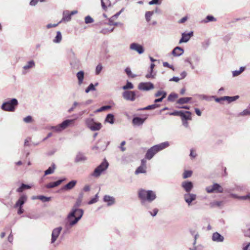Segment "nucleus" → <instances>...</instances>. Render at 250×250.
Listing matches in <instances>:
<instances>
[{
    "label": "nucleus",
    "instance_id": "f257e3e1",
    "mask_svg": "<svg viewBox=\"0 0 250 250\" xmlns=\"http://www.w3.org/2000/svg\"><path fill=\"white\" fill-rule=\"evenodd\" d=\"M168 146V144L167 143H163L153 146L147 151L146 154V158L150 160L155 154L167 147Z\"/></svg>",
    "mask_w": 250,
    "mask_h": 250
},
{
    "label": "nucleus",
    "instance_id": "f03ea898",
    "mask_svg": "<svg viewBox=\"0 0 250 250\" xmlns=\"http://www.w3.org/2000/svg\"><path fill=\"white\" fill-rule=\"evenodd\" d=\"M138 197L142 201L146 200L150 202L156 198V196L153 191L141 189L138 191Z\"/></svg>",
    "mask_w": 250,
    "mask_h": 250
},
{
    "label": "nucleus",
    "instance_id": "7ed1b4c3",
    "mask_svg": "<svg viewBox=\"0 0 250 250\" xmlns=\"http://www.w3.org/2000/svg\"><path fill=\"white\" fill-rule=\"evenodd\" d=\"M83 215V211L81 209H75L68 216L69 225L72 226L76 224Z\"/></svg>",
    "mask_w": 250,
    "mask_h": 250
},
{
    "label": "nucleus",
    "instance_id": "20e7f679",
    "mask_svg": "<svg viewBox=\"0 0 250 250\" xmlns=\"http://www.w3.org/2000/svg\"><path fill=\"white\" fill-rule=\"evenodd\" d=\"M19 104L16 98H9L6 99L1 104V109H15Z\"/></svg>",
    "mask_w": 250,
    "mask_h": 250
},
{
    "label": "nucleus",
    "instance_id": "39448f33",
    "mask_svg": "<svg viewBox=\"0 0 250 250\" xmlns=\"http://www.w3.org/2000/svg\"><path fill=\"white\" fill-rule=\"evenodd\" d=\"M169 114L180 116L182 120H183V124L186 126H187L188 125V123L187 122V120H191V113L188 111H186V112H182L181 111H174L173 112L170 113Z\"/></svg>",
    "mask_w": 250,
    "mask_h": 250
},
{
    "label": "nucleus",
    "instance_id": "423d86ee",
    "mask_svg": "<svg viewBox=\"0 0 250 250\" xmlns=\"http://www.w3.org/2000/svg\"><path fill=\"white\" fill-rule=\"evenodd\" d=\"M108 166V162L106 160L104 161L95 169L93 172L91 174V175L95 177H99L102 172L107 169Z\"/></svg>",
    "mask_w": 250,
    "mask_h": 250
},
{
    "label": "nucleus",
    "instance_id": "0eeeda50",
    "mask_svg": "<svg viewBox=\"0 0 250 250\" xmlns=\"http://www.w3.org/2000/svg\"><path fill=\"white\" fill-rule=\"evenodd\" d=\"M85 122L87 127L92 131L99 130L102 127L101 123L95 122L91 118L87 119Z\"/></svg>",
    "mask_w": 250,
    "mask_h": 250
},
{
    "label": "nucleus",
    "instance_id": "6e6552de",
    "mask_svg": "<svg viewBox=\"0 0 250 250\" xmlns=\"http://www.w3.org/2000/svg\"><path fill=\"white\" fill-rule=\"evenodd\" d=\"M78 13L77 10H73L70 12L69 10H65L62 12V18L59 22L60 23L62 22H68L71 21L72 16Z\"/></svg>",
    "mask_w": 250,
    "mask_h": 250
},
{
    "label": "nucleus",
    "instance_id": "1a4fd4ad",
    "mask_svg": "<svg viewBox=\"0 0 250 250\" xmlns=\"http://www.w3.org/2000/svg\"><path fill=\"white\" fill-rule=\"evenodd\" d=\"M206 191L208 193H222L223 188L218 184L214 183L212 186H208L206 188Z\"/></svg>",
    "mask_w": 250,
    "mask_h": 250
},
{
    "label": "nucleus",
    "instance_id": "9d476101",
    "mask_svg": "<svg viewBox=\"0 0 250 250\" xmlns=\"http://www.w3.org/2000/svg\"><path fill=\"white\" fill-rule=\"evenodd\" d=\"M75 120H66L63 121L62 124L54 127L56 130L60 131L65 128L69 126L73 125L74 123Z\"/></svg>",
    "mask_w": 250,
    "mask_h": 250
},
{
    "label": "nucleus",
    "instance_id": "9b49d317",
    "mask_svg": "<svg viewBox=\"0 0 250 250\" xmlns=\"http://www.w3.org/2000/svg\"><path fill=\"white\" fill-rule=\"evenodd\" d=\"M123 97L126 101H134L136 98V92L134 91L125 90L123 92Z\"/></svg>",
    "mask_w": 250,
    "mask_h": 250
},
{
    "label": "nucleus",
    "instance_id": "f8f14e48",
    "mask_svg": "<svg viewBox=\"0 0 250 250\" xmlns=\"http://www.w3.org/2000/svg\"><path fill=\"white\" fill-rule=\"evenodd\" d=\"M154 84L151 82H142L138 85V89L143 91H148L153 89Z\"/></svg>",
    "mask_w": 250,
    "mask_h": 250
},
{
    "label": "nucleus",
    "instance_id": "ddd939ff",
    "mask_svg": "<svg viewBox=\"0 0 250 250\" xmlns=\"http://www.w3.org/2000/svg\"><path fill=\"white\" fill-rule=\"evenodd\" d=\"M129 48L130 50L136 51L139 54H142L145 51V49L143 45L136 42L131 43Z\"/></svg>",
    "mask_w": 250,
    "mask_h": 250
},
{
    "label": "nucleus",
    "instance_id": "4468645a",
    "mask_svg": "<svg viewBox=\"0 0 250 250\" xmlns=\"http://www.w3.org/2000/svg\"><path fill=\"white\" fill-rule=\"evenodd\" d=\"M35 66V62L34 60H30L28 61L26 64L22 67V74L25 75L30 69L34 67Z\"/></svg>",
    "mask_w": 250,
    "mask_h": 250
},
{
    "label": "nucleus",
    "instance_id": "2eb2a0df",
    "mask_svg": "<svg viewBox=\"0 0 250 250\" xmlns=\"http://www.w3.org/2000/svg\"><path fill=\"white\" fill-rule=\"evenodd\" d=\"M73 58L71 59L70 64L71 67L74 69H78L80 67V61L75 57V55L73 52H72Z\"/></svg>",
    "mask_w": 250,
    "mask_h": 250
},
{
    "label": "nucleus",
    "instance_id": "dca6fc26",
    "mask_svg": "<svg viewBox=\"0 0 250 250\" xmlns=\"http://www.w3.org/2000/svg\"><path fill=\"white\" fill-rule=\"evenodd\" d=\"M193 36V31H190L188 33H183L182 34V37L179 41V43L187 42Z\"/></svg>",
    "mask_w": 250,
    "mask_h": 250
},
{
    "label": "nucleus",
    "instance_id": "f3484780",
    "mask_svg": "<svg viewBox=\"0 0 250 250\" xmlns=\"http://www.w3.org/2000/svg\"><path fill=\"white\" fill-rule=\"evenodd\" d=\"M181 186L187 193H189L193 187L192 183L190 181H184L182 182Z\"/></svg>",
    "mask_w": 250,
    "mask_h": 250
},
{
    "label": "nucleus",
    "instance_id": "a211bd4d",
    "mask_svg": "<svg viewBox=\"0 0 250 250\" xmlns=\"http://www.w3.org/2000/svg\"><path fill=\"white\" fill-rule=\"evenodd\" d=\"M196 198V195L192 193H186L184 195V199L185 201L189 206L191 202L195 200Z\"/></svg>",
    "mask_w": 250,
    "mask_h": 250
},
{
    "label": "nucleus",
    "instance_id": "6ab92c4d",
    "mask_svg": "<svg viewBox=\"0 0 250 250\" xmlns=\"http://www.w3.org/2000/svg\"><path fill=\"white\" fill-rule=\"evenodd\" d=\"M62 228L59 227L53 229L52 233L51 243H53L58 238L62 230Z\"/></svg>",
    "mask_w": 250,
    "mask_h": 250
},
{
    "label": "nucleus",
    "instance_id": "aec40b11",
    "mask_svg": "<svg viewBox=\"0 0 250 250\" xmlns=\"http://www.w3.org/2000/svg\"><path fill=\"white\" fill-rule=\"evenodd\" d=\"M184 50L180 46L175 47L172 51L171 54L174 57H179L183 54Z\"/></svg>",
    "mask_w": 250,
    "mask_h": 250
},
{
    "label": "nucleus",
    "instance_id": "412c9836",
    "mask_svg": "<svg viewBox=\"0 0 250 250\" xmlns=\"http://www.w3.org/2000/svg\"><path fill=\"white\" fill-rule=\"evenodd\" d=\"M76 77L78 79V83L79 85L82 84L83 82L84 77V72L83 70L78 72L76 74Z\"/></svg>",
    "mask_w": 250,
    "mask_h": 250
},
{
    "label": "nucleus",
    "instance_id": "4be33fe9",
    "mask_svg": "<svg viewBox=\"0 0 250 250\" xmlns=\"http://www.w3.org/2000/svg\"><path fill=\"white\" fill-rule=\"evenodd\" d=\"M27 200V197L24 195H22L20 196L19 200L16 202L15 205V208H18V207H22V206L24 204V203Z\"/></svg>",
    "mask_w": 250,
    "mask_h": 250
},
{
    "label": "nucleus",
    "instance_id": "5701e85b",
    "mask_svg": "<svg viewBox=\"0 0 250 250\" xmlns=\"http://www.w3.org/2000/svg\"><path fill=\"white\" fill-rule=\"evenodd\" d=\"M146 118V117H145L144 118L135 117L132 120V123L134 125H140L144 123Z\"/></svg>",
    "mask_w": 250,
    "mask_h": 250
},
{
    "label": "nucleus",
    "instance_id": "b1692460",
    "mask_svg": "<svg viewBox=\"0 0 250 250\" xmlns=\"http://www.w3.org/2000/svg\"><path fill=\"white\" fill-rule=\"evenodd\" d=\"M76 181H71L69 182L67 184L65 185L62 189L64 190H70L72 189L76 185Z\"/></svg>",
    "mask_w": 250,
    "mask_h": 250
},
{
    "label": "nucleus",
    "instance_id": "393cba45",
    "mask_svg": "<svg viewBox=\"0 0 250 250\" xmlns=\"http://www.w3.org/2000/svg\"><path fill=\"white\" fill-rule=\"evenodd\" d=\"M104 201L107 203L108 206L112 205L115 203L114 198L109 195H105L104 198Z\"/></svg>",
    "mask_w": 250,
    "mask_h": 250
},
{
    "label": "nucleus",
    "instance_id": "a878e982",
    "mask_svg": "<svg viewBox=\"0 0 250 250\" xmlns=\"http://www.w3.org/2000/svg\"><path fill=\"white\" fill-rule=\"evenodd\" d=\"M212 240L214 241L222 242L224 237L218 232H214L212 235Z\"/></svg>",
    "mask_w": 250,
    "mask_h": 250
},
{
    "label": "nucleus",
    "instance_id": "bb28decb",
    "mask_svg": "<svg viewBox=\"0 0 250 250\" xmlns=\"http://www.w3.org/2000/svg\"><path fill=\"white\" fill-rule=\"evenodd\" d=\"M63 181V180H59L56 182H51L46 185V187L48 188H53L60 185Z\"/></svg>",
    "mask_w": 250,
    "mask_h": 250
},
{
    "label": "nucleus",
    "instance_id": "cd10ccee",
    "mask_svg": "<svg viewBox=\"0 0 250 250\" xmlns=\"http://www.w3.org/2000/svg\"><path fill=\"white\" fill-rule=\"evenodd\" d=\"M239 98V96L238 95H236L234 96H224V100L226 101L228 103H230L232 102H234Z\"/></svg>",
    "mask_w": 250,
    "mask_h": 250
},
{
    "label": "nucleus",
    "instance_id": "c85d7f7f",
    "mask_svg": "<svg viewBox=\"0 0 250 250\" xmlns=\"http://www.w3.org/2000/svg\"><path fill=\"white\" fill-rule=\"evenodd\" d=\"M192 98L191 97H182L178 100L177 103L180 104H183L189 102Z\"/></svg>",
    "mask_w": 250,
    "mask_h": 250
},
{
    "label": "nucleus",
    "instance_id": "c756f323",
    "mask_svg": "<svg viewBox=\"0 0 250 250\" xmlns=\"http://www.w3.org/2000/svg\"><path fill=\"white\" fill-rule=\"evenodd\" d=\"M246 69L245 66H241L240 67L239 70H234L232 72L233 77H237L242 73Z\"/></svg>",
    "mask_w": 250,
    "mask_h": 250
},
{
    "label": "nucleus",
    "instance_id": "7c9ffc66",
    "mask_svg": "<svg viewBox=\"0 0 250 250\" xmlns=\"http://www.w3.org/2000/svg\"><path fill=\"white\" fill-rule=\"evenodd\" d=\"M216 21V19L215 18H214L212 15H208L206 17V18L202 21V22L203 23H208L209 22Z\"/></svg>",
    "mask_w": 250,
    "mask_h": 250
},
{
    "label": "nucleus",
    "instance_id": "2f4dec72",
    "mask_svg": "<svg viewBox=\"0 0 250 250\" xmlns=\"http://www.w3.org/2000/svg\"><path fill=\"white\" fill-rule=\"evenodd\" d=\"M99 83H96L95 84H93L92 83H91L88 87L85 89V92L86 93H89L91 91H94L96 90L95 86L98 85Z\"/></svg>",
    "mask_w": 250,
    "mask_h": 250
},
{
    "label": "nucleus",
    "instance_id": "473e14b6",
    "mask_svg": "<svg viewBox=\"0 0 250 250\" xmlns=\"http://www.w3.org/2000/svg\"><path fill=\"white\" fill-rule=\"evenodd\" d=\"M62 40V33L60 31L57 32V35L55 38L53 39V42L54 43H60Z\"/></svg>",
    "mask_w": 250,
    "mask_h": 250
},
{
    "label": "nucleus",
    "instance_id": "72a5a7b5",
    "mask_svg": "<svg viewBox=\"0 0 250 250\" xmlns=\"http://www.w3.org/2000/svg\"><path fill=\"white\" fill-rule=\"evenodd\" d=\"M101 5L103 9L104 10L107 9L108 6H110L111 3L109 0H101Z\"/></svg>",
    "mask_w": 250,
    "mask_h": 250
},
{
    "label": "nucleus",
    "instance_id": "f704fd0d",
    "mask_svg": "<svg viewBox=\"0 0 250 250\" xmlns=\"http://www.w3.org/2000/svg\"><path fill=\"white\" fill-rule=\"evenodd\" d=\"M160 107V104L156 103H154L151 105H149L146 107L140 108L138 109H154L155 108H159Z\"/></svg>",
    "mask_w": 250,
    "mask_h": 250
},
{
    "label": "nucleus",
    "instance_id": "c9c22d12",
    "mask_svg": "<svg viewBox=\"0 0 250 250\" xmlns=\"http://www.w3.org/2000/svg\"><path fill=\"white\" fill-rule=\"evenodd\" d=\"M199 98L202 100H205L207 101H211L213 100L214 96H208L206 95H199Z\"/></svg>",
    "mask_w": 250,
    "mask_h": 250
},
{
    "label": "nucleus",
    "instance_id": "e433bc0d",
    "mask_svg": "<svg viewBox=\"0 0 250 250\" xmlns=\"http://www.w3.org/2000/svg\"><path fill=\"white\" fill-rule=\"evenodd\" d=\"M56 168V166L54 164H52L47 170L44 171V175H47L53 173Z\"/></svg>",
    "mask_w": 250,
    "mask_h": 250
},
{
    "label": "nucleus",
    "instance_id": "4c0bfd02",
    "mask_svg": "<svg viewBox=\"0 0 250 250\" xmlns=\"http://www.w3.org/2000/svg\"><path fill=\"white\" fill-rule=\"evenodd\" d=\"M146 167L143 166L139 167L135 171V174H139L140 173H146Z\"/></svg>",
    "mask_w": 250,
    "mask_h": 250
},
{
    "label": "nucleus",
    "instance_id": "58836bf2",
    "mask_svg": "<svg viewBox=\"0 0 250 250\" xmlns=\"http://www.w3.org/2000/svg\"><path fill=\"white\" fill-rule=\"evenodd\" d=\"M167 95V93L166 91L163 90H159L154 94V96L155 97H163V98H166Z\"/></svg>",
    "mask_w": 250,
    "mask_h": 250
},
{
    "label": "nucleus",
    "instance_id": "ea45409f",
    "mask_svg": "<svg viewBox=\"0 0 250 250\" xmlns=\"http://www.w3.org/2000/svg\"><path fill=\"white\" fill-rule=\"evenodd\" d=\"M31 188V186L22 184L21 186L17 189V191L18 192H21L26 189Z\"/></svg>",
    "mask_w": 250,
    "mask_h": 250
},
{
    "label": "nucleus",
    "instance_id": "a19ab883",
    "mask_svg": "<svg viewBox=\"0 0 250 250\" xmlns=\"http://www.w3.org/2000/svg\"><path fill=\"white\" fill-rule=\"evenodd\" d=\"M133 84L130 82H129L128 81H127L126 84L124 85L122 87V88L124 90H125V91L128 89H133Z\"/></svg>",
    "mask_w": 250,
    "mask_h": 250
},
{
    "label": "nucleus",
    "instance_id": "79ce46f5",
    "mask_svg": "<svg viewBox=\"0 0 250 250\" xmlns=\"http://www.w3.org/2000/svg\"><path fill=\"white\" fill-rule=\"evenodd\" d=\"M114 116L112 114H108L107 116H106L105 120V122L112 124L114 123Z\"/></svg>",
    "mask_w": 250,
    "mask_h": 250
},
{
    "label": "nucleus",
    "instance_id": "37998d69",
    "mask_svg": "<svg viewBox=\"0 0 250 250\" xmlns=\"http://www.w3.org/2000/svg\"><path fill=\"white\" fill-rule=\"evenodd\" d=\"M154 12L153 11H147L145 13V18L146 21L149 22L150 21L152 16L154 14Z\"/></svg>",
    "mask_w": 250,
    "mask_h": 250
},
{
    "label": "nucleus",
    "instance_id": "c03bdc74",
    "mask_svg": "<svg viewBox=\"0 0 250 250\" xmlns=\"http://www.w3.org/2000/svg\"><path fill=\"white\" fill-rule=\"evenodd\" d=\"M178 98V95L175 93H170L168 97L167 101L169 102H173L176 98Z\"/></svg>",
    "mask_w": 250,
    "mask_h": 250
},
{
    "label": "nucleus",
    "instance_id": "a18cd8bd",
    "mask_svg": "<svg viewBox=\"0 0 250 250\" xmlns=\"http://www.w3.org/2000/svg\"><path fill=\"white\" fill-rule=\"evenodd\" d=\"M155 66V65L153 63H151L150 64V70L149 73L147 74L146 76V77L147 78H153V75H152V73L153 72V69H154Z\"/></svg>",
    "mask_w": 250,
    "mask_h": 250
},
{
    "label": "nucleus",
    "instance_id": "49530a36",
    "mask_svg": "<svg viewBox=\"0 0 250 250\" xmlns=\"http://www.w3.org/2000/svg\"><path fill=\"white\" fill-rule=\"evenodd\" d=\"M114 104L112 102H110L108 105H104L97 109H110L114 107Z\"/></svg>",
    "mask_w": 250,
    "mask_h": 250
},
{
    "label": "nucleus",
    "instance_id": "de8ad7c7",
    "mask_svg": "<svg viewBox=\"0 0 250 250\" xmlns=\"http://www.w3.org/2000/svg\"><path fill=\"white\" fill-rule=\"evenodd\" d=\"M192 174V171L191 170H185L183 174V179H187L190 177Z\"/></svg>",
    "mask_w": 250,
    "mask_h": 250
},
{
    "label": "nucleus",
    "instance_id": "09e8293b",
    "mask_svg": "<svg viewBox=\"0 0 250 250\" xmlns=\"http://www.w3.org/2000/svg\"><path fill=\"white\" fill-rule=\"evenodd\" d=\"M86 160V157L82 154H79L77 155L75 158V161L76 162H80L81 161H84Z\"/></svg>",
    "mask_w": 250,
    "mask_h": 250
},
{
    "label": "nucleus",
    "instance_id": "8fccbe9b",
    "mask_svg": "<svg viewBox=\"0 0 250 250\" xmlns=\"http://www.w3.org/2000/svg\"><path fill=\"white\" fill-rule=\"evenodd\" d=\"M114 19H113L112 18H110L109 19V23H108L109 25H114V26L123 25L122 23L114 22Z\"/></svg>",
    "mask_w": 250,
    "mask_h": 250
},
{
    "label": "nucleus",
    "instance_id": "3c124183",
    "mask_svg": "<svg viewBox=\"0 0 250 250\" xmlns=\"http://www.w3.org/2000/svg\"><path fill=\"white\" fill-rule=\"evenodd\" d=\"M103 68V67L102 64H101V63L98 64L97 65V66L96 67V70H95L96 74L99 75L102 71Z\"/></svg>",
    "mask_w": 250,
    "mask_h": 250
},
{
    "label": "nucleus",
    "instance_id": "603ef678",
    "mask_svg": "<svg viewBox=\"0 0 250 250\" xmlns=\"http://www.w3.org/2000/svg\"><path fill=\"white\" fill-rule=\"evenodd\" d=\"M36 199H40L43 202H47V201H49L50 200V198L46 197L43 195H41V196H37L36 198Z\"/></svg>",
    "mask_w": 250,
    "mask_h": 250
},
{
    "label": "nucleus",
    "instance_id": "864d4df0",
    "mask_svg": "<svg viewBox=\"0 0 250 250\" xmlns=\"http://www.w3.org/2000/svg\"><path fill=\"white\" fill-rule=\"evenodd\" d=\"M84 21L85 23L89 24L92 23L94 20L90 16H87L85 17Z\"/></svg>",
    "mask_w": 250,
    "mask_h": 250
},
{
    "label": "nucleus",
    "instance_id": "5fc2aeb1",
    "mask_svg": "<svg viewBox=\"0 0 250 250\" xmlns=\"http://www.w3.org/2000/svg\"><path fill=\"white\" fill-rule=\"evenodd\" d=\"M213 100L217 103H221L223 101H225L224 100V96L221 97H216V96H214Z\"/></svg>",
    "mask_w": 250,
    "mask_h": 250
},
{
    "label": "nucleus",
    "instance_id": "6e6d98bb",
    "mask_svg": "<svg viewBox=\"0 0 250 250\" xmlns=\"http://www.w3.org/2000/svg\"><path fill=\"white\" fill-rule=\"evenodd\" d=\"M98 194H97L96 195H95V197L92 199H91L89 202H88V204H94L95 203H96L98 200Z\"/></svg>",
    "mask_w": 250,
    "mask_h": 250
},
{
    "label": "nucleus",
    "instance_id": "4d7b16f0",
    "mask_svg": "<svg viewBox=\"0 0 250 250\" xmlns=\"http://www.w3.org/2000/svg\"><path fill=\"white\" fill-rule=\"evenodd\" d=\"M163 65L164 67L169 68L173 71L175 70L174 66L172 65L169 64L167 62H164L163 63Z\"/></svg>",
    "mask_w": 250,
    "mask_h": 250
},
{
    "label": "nucleus",
    "instance_id": "13d9d810",
    "mask_svg": "<svg viewBox=\"0 0 250 250\" xmlns=\"http://www.w3.org/2000/svg\"><path fill=\"white\" fill-rule=\"evenodd\" d=\"M39 1L44 2L45 0H31L30 2V5L31 6H35Z\"/></svg>",
    "mask_w": 250,
    "mask_h": 250
},
{
    "label": "nucleus",
    "instance_id": "bf43d9fd",
    "mask_svg": "<svg viewBox=\"0 0 250 250\" xmlns=\"http://www.w3.org/2000/svg\"><path fill=\"white\" fill-rule=\"evenodd\" d=\"M161 0H151L148 2L149 5L160 4Z\"/></svg>",
    "mask_w": 250,
    "mask_h": 250
},
{
    "label": "nucleus",
    "instance_id": "052dcab7",
    "mask_svg": "<svg viewBox=\"0 0 250 250\" xmlns=\"http://www.w3.org/2000/svg\"><path fill=\"white\" fill-rule=\"evenodd\" d=\"M233 196L235 198H238V199H241V200H247L250 198V195H247L243 196H237L236 195H233Z\"/></svg>",
    "mask_w": 250,
    "mask_h": 250
},
{
    "label": "nucleus",
    "instance_id": "680f3d73",
    "mask_svg": "<svg viewBox=\"0 0 250 250\" xmlns=\"http://www.w3.org/2000/svg\"><path fill=\"white\" fill-rule=\"evenodd\" d=\"M32 119L30 116H27L24 118L23 121L26 123H30L32 122Z\"/></svg>",
    "mask_w": 250,
    "mask_h": 250
},
{
    "label": "nucleus",
    "instance_id": "e2e57ef3",
    "mask_svg": "<svg viewBox=\"0 0 250 250\" xmlns=\"http://www.w3.org/2000/svg\"><path fill=\"white\" fill-rule=\"evenodd\" d=\"M180 79L178 77H173L172 78L169 79V81H173L175 82H178L180 81Z\"/></svg>",
    "mask_w": 250,
    "mask_h": 250
},
{
    "label": "nucleus",
    "instance_id": "0e129e2a",
    "mask_svg": "<svg viewBox=\"0 0 250 250\" xmlns=\"http://www.w3.org/2000/svg\"><path fill=\"white\" fill-rule=\"evenodd\" d=\"M59 23H58L57 24H51V23H49V24H48L47 25H46V28H48V29H49V28H52V27H56Z\"/></svg>",
    "mask_w": 250,
    "mask_h": 250
},
{
    "label": "nucleus",
    "instance_id": "69168bd1",
    "mask_svg": "<svg viewBox=\"0 0 250 250\" xmlns=\"http://www.w3.org/2000/svg\"><path fill=\"white\" fill-rule=\"evenodd\" d=\"M125 73L128 76H130L131 75V71L130 68L126 67L125 70Z\"/></svg>",
    "mask_w": 250,
    "mask_h": 250
},
{
    "label": "nucleus",
    "instance_id": "338daca9",
    "mask_svg": "<svg viewBox=\"0 0 250 250\" xmlns=\"http://www.w3.org/2000/svg\"><path fill=\"white\" fill-rule=\"evenodd\" d=\"M196 153L193 149H191L190 156L191 157L194 158L196 156Z\"/></svg>",
    "mask_w": 250,
    "mask_h": 250
},
{
    "label": "nucleus",
    "instance_id": "774afa93",
    "mask_svg": "<svg viewBox=\"0 0 250 250\" xmlns=\"http://www.w3.org/2000/svg\"><path fill=\"white\" fill-rule=\"evenodd\" d=\"M180 75H181V78H180V79H183L187 76V73L185 71H184L181 73Z\"/></svg>",
    "mask_w": 250,
    "mask_h": 250
}]
</instances>
